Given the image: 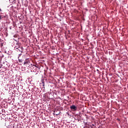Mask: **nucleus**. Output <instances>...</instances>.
<instances>
[{"label":"nucleus","instance_id":"obj_1","mask_svg":"<svg viewBox=\"0 0 128 128\" xmlns=\"http://www.w3.org/2000/svg\"><path fill=\"white\" fill-rule=\"evenodd\" d=\"M15 49L18 50V51L22 50V47L21 46L20 44H16L15 46Z\"/></svg>","mask_w":128,"mask_h":128},{"label":"nucleus","instance_id":"obj_2","mask_svg":"<svg viewBox=\"0 0 128 128\" xmlns=\"http://www.w3.org/2000/svg\"><path fill=\"white\" fill-rule=\"evenodd\" d=\"M70 110H72V112H76V106L74 105H72L70 107Z\"/></svg>","mask_w":128,"mask_h":128},{"label":"nucleus","instance_id":"obj_3","mask_svg":"<svg viewBox=\"0 0 128 128\" xmlns=\"http://www.w3.org/2000/svg\"><path fill=\"white\" fill-rule=\"evenodd\" d=\"M28 63H30V60L28 59H26L25 60V62H24V64H28Z\"/></svg>","mask_w":128,"mask_h":128},{"label":"nucleus","instance_id":"obj_4","mask_svg":"<svg viewBox=\"0 0 128 128\" xmlns=\"http://www.w3.org/2000/svg\"><path fill=\"white\" fill-rule=\"evenodd\" d=\"M14 38H18V35H14Z\"/></svg>","mask_w":128,"mask_h":128},{"label":"nucleus","instance_id":"obj_5","mask_svg":"<svg viewBox=\"0 0 128 128\" xmlns=\"http://www.w3.org/2000/svg\"><path fill=\"white\" fill-rule=\"evenodd\" d=\"M18 62H22V60H18Z\"/></svg>","mask_w":128,"mask_h":128},{"label":"nucleus","instance_id":"obj_6","mask_svg":"<svg viewBox=\"0 0 128 128\" xmlns=\"http://www.w3.org/2000/svg\"><path fill=\"white\" fill-rule=\"evenodd\" d=\"M0 20H2V16H0Z\"/></svg>","mask_w":128,"mask_h":128},{"label":"nucleus","instance_id":"obj_7","mask_svg":"<svg viewBox=\"0 0 128 128\" xmlns=\"http://www.w3.org/2000/svg\"><path fill=\"white\" fill-rule=\"evenodd\" d=\"M0 12H2V9H0Z\"/></svg>","mask_w":128,"mask_h":128},{"label":"nucleus","instance_id":"obj_8","mask_svg":"<svg viewBox=\"0 0 128 128\" xmlns=\"http://www.w3.org/2000/svg\"><path fill=\"white\" fill-rule=\"evenodd\" d=\"M34 66H35V67H36V66H35V65H34Z\"/></svg>","mask_w":128,"mask_h":128},{"label":"nucleus","instance_id":"obj_9","mask_svg":"<svg viewBox=\"0 0 128 128\" xmlns=\"http://www.w3.org/2000/svg\"><path fill=\"white\" fill-rule=\"evenodd\" d=\"M56 115L58 116V114H56Z\"/></svg>","mask_w":128,"mask_h":128},{"label":"nucleus","instance_id":"obj_10","mask_svg":"<svg viewBox=\"0 0 128 128\" xmlns=\"http://www.w3.org/2000/svg\"><path fill=\"white\" fill-rule=\"evenodd\" d=\"M43 86H44V84Z\"/></svg>","mask_w":128,"mask_h":128}]
</instances>
